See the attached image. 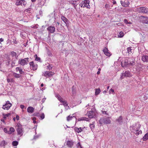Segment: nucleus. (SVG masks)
<instances>
[{"label": "nucleus", "instance_id": "nucleus-18", "mask_svg": "<svg viewBox=\"0 0 148 148\" xmlns=\"http://www.w3.org/2000/svg\"><path fill=\"white\" fill-rule=\"evenodd\" d=\"M85 128V127H75V130L76 132H77V133H79L80 132H81L82 131H84V129Z\"/></svg>", "mask_w": 148, "mask_h": 148}, {"label": "nucleus", "instance_id": "nucleus-24", "mask_svg": "<svg viewBox=\"0 0 148 148\" xmlns=\"http://www.w3.org/2000/svg\"><path fill=\"white\" fill-rule=\"evenodd\" d=\"M12 106L11 105H8L7 104H5L3 105L2 107V108L4 110H8Z\"/></svg>", "mask_w": 148, "mask_h": 148}, {"label": "nucleus", "instance_id": "nucleus-42", "mask_svg": "<svg viewBox=\"0 0 148 148\" xmlns=\"http://www.w3.org/2000/svg\"><path fill=\"white\" fill-rule=\"evenodd\" d=\"M76 147L77 148H83L79 142L77 144Z\"/></svg>", "mask_w": 148, "mask_h": 148}, {"label": "nucleus", "instance_id": "nucleus-50", "mask_svg": "<svg viewBox=\"0 0 148 148\" xmlns=\"http://www.w3.org/2000/svg\"><path fill=\"white\" fill-rule=\"evenodd\" d=\"M20 107L22 109H23L24 108V106L23 105H21Z\"/></svg>", "mask_w": 148, "mask_h": 148}, {"label": "nucleus", "instance_id": "nucleus-43", "mask_svg": "<svg viewBox=\"0 0 148 148\" xmlns=\"http://www.w3.org/2000/svg\"><path fill=\"white\" fill-rule=\"evenodd\" d=\"M47 69L49 70H51L52 68V65H50L49 64V65L47 66Z\"/></svg>", "mask_w": 148, "mask_h": 148}, {"label": "nucleus", "instance_id": "nucleus-12", "mask_svg": "<svg viewBox=\"0 0 148 148\" xmlns=\"http://www.w3.org/2000/svg\"><path fill=\"white\" fill-rule=\"evenodd\" d=\"M17 131L18 135H20V136H22L23 135V130L21 126H18L17 129Z\"/></svg>", "mask_w": 148, "mask_h": 148}, {"label": "nucleus", "instance_id": "nucleus-33", "mask_svg": "<svg viewBox=\"0 0 148 148\" xmlns=\"http://www.w3.org/2000/svg\"><path fill=\"white\" fill-rule=\"evenodd\" d=\"M47 53L48 54V55L49 56H52L53 55L51 51L49 50L47 48Z\"/></svg>", "mask_w": 148, "mask_h": 148}, {"label": "nucleus", "instance_id": "nucleus-28", "mask_svg": "<svg viewBox=\"0 0 148 148\" xmlns=\"http://www.w3.org/2000/svg\"><path fill=\"white\" fill-rule=\"evenodd\" d=\"M56 97L61 102L63 100L62 98L60 96L59 94H56Z\"/></svg>", "mask_w": 148, "mask_h": 148}, {"label": "nucleus", "instance_id": "nucleus-26", "mask_svg": "<svg viewBox=\"0 0 148 148\" xmlns=\"http://www.w3.org/2000/svg\"><path fill=\"white\" fill-rule=\"evenodd\" d=\"M16 62V58H15V59H14V58L12 59V63L11 64V66H12V67H13L15 65Z\"/></svg>", "mask_w": 148, "mask_h": 148}, {"label": "nucleus", "instance_id": "nucleus-10", "mask_svg": "<svg viewBox=\"0 0 148 148\" xmlns=\"http://www.w3.org/2000/svg\"><path fill=\"white\" fill-rule=\"evenodd\" d=\"M129 58L125 59L123 61L121 62V65L122 67H124L127 66H128Z\"/></svg>", "mask_w": 148, "mask_h": 148}, {"label": "nucleus", "instance_id": "nucleus-40", "mask_svg": "<svg viewBox=\"0 0 148 148\" xmlns=\"http://www.w3.org/2000/svg\"><path fill=\"white\" fill-rule=\"evenodd\" d=\"M11 55L12 57H15V58H16V52L12 51L11 52Z\"/></svg>", "mask_w": 148, "mask_h": 148}, {"label": "nucleus", "instance_id": "nucleus-1", "mask_svg": "<svg viewBox=\"0 0 148 148\" xmlns=\"http://www.w3.org/2000/svg\"><path fill=\"white\" fill-rule=\"evenodd\" d=\"M141 125L138 124H136L131 126L130 130L136 136H138L142 133V131L140 129Z\"/></svg>", "mask_w": 148, "mask_h": 148}, {"label": "nucleus", "instance_id": "nucleus-11", "mask_svg": "<svg viewBox=\"0 0 148 148\" xmlns=\"http://www.w3.org/2000/svg\"><path fill=\"white\" fill-rule=\"evenodd\" d=\"M29 65L31 67L33 70H36L38 68V65L37 64H34L33 62L32 61L29 63Z\"/></svg>", "mask_w": 148, "mask_h": 148}, {"label": "nucleus", "instance_id": "nucleus-16", "mask_svg": "<svg viewBox=\"0 0 148 148\" xmlns=\"http://www.w3.org/2000/svg\"><path fill=\"white\" fill-rule=\"evenodd\" d=\"M103 51L104 54L107 56H109L111 55L109 51L108 50V48L106 47H104L103 50Z\"/></svg>", "mask_w": 148, "mask_h": 148}, {"label": "nucleus", "instance_id": "nucleus-45", "mask_svg": "<svg viewBox=\"0 0 148 148\" xmlns=\"http://www.w3.org/2000/svg\"><path fill=\"white\" fill-rule=\"evenodd\" d=\"M40 118L41 119H43L45 118V115L44 113H42V115L40 116Z\"/></svg>", "mask_w": 148, "mask_h": 148}, {"label": "nucleus", "instance_id": "nucleus-21", "mask_svg": "<svg viewBox=\"0 0 148 148\" xmlns=\"http://www.w3.org/2000/svg\"><path fill=\"white\" fill-rule=\"evenodd\" d=\"M77 1L75 0H69V2L73 5L74 7H75V5H76L77 4Z\"/></svg>", "mask_w": 148, "mask_h": 148}, {"label": "nucleus", "instance_id": "nucleus-9", "mask_svg": "<svg viewBox=\"0 0 148 148\" xmlns=\"http://www.w3.org/2000/svg\"><path fill=\"white\" fill-rule=\"evenodd\" d=\"M140 21L143 23H148V18L146 16H140Z\"/></svg>", "mask_w": 148, "mask_h": 148}, {"label": "nucleus", "instance_id": "nucleus-61", "mask_svg": "<svg viewBox=\"0 0 148 148\" xmlns=\"http://www.w3.org/2000/svg\"><path fill=\"white\" fill-rule=\"evenodd\" d=\"M73 87L72 88V93L73 94L74 93V92H73Z\"/></svg>", "mask_w": 148, "mask_h": 148}, {"label": "nucleus", "instance_id": "nucleus-35", "mask_svg": "<svg viewBox=\"0 0 148 148\" xmlns=\"http://www.w3.org/2000/svg\"><path fill=\"white\" fill-rule=\"evenodd\" d=\"M101 90L100 89L97 88L95 89V94L96 95H97L100 93Z\"/></svg>", "mask_w": 148, "mask_h": 148}, {"label": "nucleus", "instance_id": "nucleus-49", "mask_svg": "<svg viewBox=\"0 0 148 148\" xmlns=\"http://www.w3.org/2000/svg\"><path fill=\"white\" fill-rule=\"evenodd\" d=\"M4 132L5 133H8V131H7V129L6 128H4Z\"/></svg>", "mask_w": 148, "mask_h": 148}, {"label": "nucleus", "instance_id": "nucleus-6", "mask_svg": "<svg viewBox=\"0 0 148 148\" xmlns=\"http://www.w3.org/2000/svg\"><path fill=\"white\" fill-rule=\"evenodd\" d=\"M28 60L29 58H28L22 59L19 60L18 63L23 66H24L25 65L27 64L29 62Z\"/></svg>", "mask_w": 148, "mask_h": 148}, {"label": "nucleus", "instance_id": "nucleus-60", "mask_svg": "<svg viewBox=\"0 0 148 148\" xmlns=\"http://www.w3.org/2000/svg\"><path fill=\"white\" fill-rule=\"evenodd\" d=\"M10 82H13L14 81V80H13V79H10Z\"/></svg>", "mask_w": 148, "mask_h": 148}, {"label": "nucleus", "instance_id": "nucleus-63", "mask_svg": "<svg viewBox=\"0 0 148 148\" xmlns=\"http://www.w3.org/2000/svg\"><path fill=\"white\" fill-rule=\"evenodd\" d=\"M43 86H44V85H43V84H42H42H41V85H40V86H41V87H43Z\"/></svg>", "mask_w": 148, "mask_h": 148}, {"label": "nucleus", "instance_id": "nucleus-44", "mask_svg": "<svg viewBox=\"0 0 148 148\" xmlns=\"http://www.w3.org/2000/svg\"><path fill=\"white\" fill-rule=\"evenodd\" d=\"M19 72L20 74H25L24 72L21 69H20Z\"/></svg>", "mask_w": 148, "mask_h": 148}, {"label": "nucleus", "instance_id": "nucleus-53", "mask_svg": "<svg viewBox=\"0 0 148 148\" xmlns=\"http://www.w3.org/2000/svg\"><path fill=\"white\" fill-rule=\"evenodd\" d=\"M100 70H101V69L100 68H99L98 69V71L97 73V74L98 75H99L100 74Z\"/></svg>", "mask_w": 148, "mask_h": 148}, {"label": "nucleus", "instance_id": "nucleus-64", "mask_svg": "<svg viewBox=\"0 0 148 148\" xmlns=\"http://www.w3.org/2000/svg\"><path fill=\"white\" fill-rule=\"evenodd\" d=\"M36 0H31L32 1V2H35V1H36Z\"/></svg>", "mask_w": 148, "mask_h": 148}, {"label": "nucleus", "instance_id": "nucleus-29", "mask_svg": "<svg viewBox=\"0 0 148 148\" xmlns=\"http://www.w3.org/2000/svg\"><path fill=\"white\" fill-rule=\"evenodd\" d=\"M148 139V133L145 134L143 138V140L144 141H146Z\"/></svg>", "mask_w": 148, "mask_h": 148}, {"label": "nucleus", "instance_id": "nucleus-25", "mask_svg": "<svg viewBox=\"0 0 148 148\" xmlns=\"http://www.w3.org/2000/svg\"><path fill=\"white\" fill-rule=\"evenodd\" d=\"M61 19L66 24V25L68 23L69 21L64 16H62L61 17Z\"/></svg>", "mask_w": 148, "mask_h": 148}, {"label": "nucleus", "instance_id": "nucleus-57", "mask_svg": "<svg viewBox=\"0 0 148 148\" xmlns=\"http://www.w3.org/2000/svg\"><path fill=\"white\" fill-rule=\"evenodd\" d=\"M7 82H8V83H9L10 82V79H9V78H7Z\"/></svg>", "mask_w": 148, "mask_h": 148}, {"label": "nucleus", "instance_id": "nucleus-23", "mask_svg": "<svg viewBox=\"0 0 148 148\" xmlns=\"http://www.w3.org/2000/svg\"><path fill=\"white\" fill-rule=\"evenodd\" d=\"M34 110V108L32 107H29L27 108V111L29 113H32L33 112Z\"/></svg>", "mask_w": 148, "mask_h": 148}, {"label": "nucleus", "instance_id": "nucleus-59", "mask_svg": "<svg viewBox=\"0 0 148 148\" xmlns=\"http://www.w3.org/2000/svg\"><path fill=\"white\" fill-rule=\"evenodd\" d=\"M3 41V39L2 38H0V42H2Z\"/></svg>", "mask_w": 148, "mask_h": 148}, {"label": "nucleus", "instance_id": "nucleus-52", "mask_svg": "<svg viewBox=\"0 0 148 148\" xmlns=\"http://www.w3.org/2000/svg\"><path fill=\"white\" fill-rule=\"evenodd\" d=\"M114 92V90L113 89H111L110 90V92Z\"/></svg>", "mask_w": 148, "mask_h": 148}, {"label": "nucleus", "instance_id": "nucleus-38", "mask_svg": "<svg viewBox=\"0 0 148 148\" xmlns=\"http://www.w3.org/2000/svg\"><path fill=\"white\" fill-rule=\"evenodd\" d=\"M34 57L35 58V60L37 61H40V58L38 57L37 55L36 54H35L34 56Z\"/></svg>", "mask_w": 148, "mask_h": 148}, {"label": "nucleus", "instance_id": "nucleus-55", "mask_svg": "<svg viewBox=\"0 0 148 148\" xmlns=\"http://www.w3.org/2000/svg\"><path fill=\"white\" fill-rule=\"evenodd\" d=\"M109 7V5L107 4H106L105 5V8H108V7Z\"/></svg>", "mask_w": 148, "mask_h": 148}, {"label": "nucleus", "instance_id": "nucleus-30", "mask_svg": "<svg viewBox=\"0 0 148 148\" xmlns=\"http://www.w3.org/2000/svg\"><path fill=\"white\" fill-rule=\"evenodd\" d=\"M14 129L13 127H10V131H8V134H11L12 133L14 132Z\"/></svg>", "mask_w": 148, "mask_h": 148}, {"label": "nucleus", "instance_id": "nucleus-17", "mask_svg": "<svg viewBox=\"0 0 148 148\" xmlns=\"http://www.w3.org/2000/svg\"><path fill=\"white\" fill-rule=\"evenodd\" d=\"M88 117L90 118H93L95 116V113L92 111H90L87 114Z\"/></svg>", "mask_w": 148, "mask_h": 148}, {"label": "nucleus", "instance_id": "nucleus-62", "mask_svg": "<svg viewBox=\"0 0 148 148\" xmlns=\"http://www.w3.org/2000/svg\"><path fill=\"white\" fill-rule=\"evenodd\" d=\"M113 4H115L116 3V1H114L113 2Z\"/></svg>", "mask_w": 148, "mask_h": 148}, {"label": "nucleus", "instance_id": "nucleus-27", "mask_svg": "<svg viewBox=\"0 0 148 148\" xmlns=\"http://www.w3.org/2000/svg\"><path fill=\"white\" fill-rule=\"evenodd\" d=\"M61 102L62 103V104H61V105H63L65 107L68 106V104H67V101H66L62 100V101Z\"/></svg>", "mask_w": 148, "mask_h": 148}, {"label": "nucleus", "instance_id": "nucleus-41", "mask_svg": "<svg viewBox=\"0 0 148 148\" xmlns=\"http://www.w3.org/2000/svg\"><path fill=\"white\" fill-rule=\"evenodd\" d=\"M73 117L75 118L74 116H69L67 117V120L68 121H69L71 120Z\"/></svg>", "mask_w": 148, "mask_h": 148}, {"label": "nucleus", "instance_id": "nucleus-7", "mask_svg": "<svg viewBox=\"0 0 148 148\" xmlns=\"http://www.w3.org/2000/svg\"><path fill=\"white\" fill-rule=\"evenodd\" d=\"M54 74V73L52 71H46L42 73V75L47 77H49L52 76Z\"/></svg>", "mask_w": 148, "mask_h": 148}, {"label": "nucleus", "instance_id": "nucleus-5", "mask_svg": "<svg viewBox=\"0 0 148 148\" xmlns=\"http://www.w3.org/2000/svg\"><path fill=\"white\" fill-rule=\"evenodd\" d=\"M132 76V74L129 71H126L124 73H122L120 79H122L124 78V77H130Z\"/></svg>", "mask_w": 148, "mask_h": 148}, {"label": "nucleus", "instance_id": "nucleus-3", "mask_svg": "<svg viewBox=\"0 0 148 148\" xmlns=\"http://www.w3.org/2000/svg\"><path fill=\"white\" fill-rule=\"evenodd\" d=\"M136 10L138 13L148 14V8L144 7L137 8L136 9Z\"/></svg>", "mask_w": 148, "mask_h": 148}, {"label": "nucleus", "instance_id": "nucleus-37", "mask_svg": "<svg viewBox=\"0 0 148 148\" xmlns=\"http://www.w3.org/2000/svg\"><path fill=\"white\" fill-rule=\"evenodd\" d=\"M89 126L91 129V130H93L95 127V125L94 124V122H93L92 124H90Z\"/></svg>", "mask_w": 148, "mask_h": 148}, {"label": "nucleus", "instance_id": "nucleus-51", "mask_svg": "<svg viewBox=\"0 0 148 148\" xmlns=\"http://www.w3.org/2000/svg\"><path fill=\"white\" fill-rule=\"evenodd\" d=\"M124 22L127 24H128V21L126 19H125L124 20Z\"/></svg>", "mask_w": 148, "mask_h": 148}, {"label": "nucleus", "instance_id": "nucleus-56", "mask_svg": "<svg viewBox=\"0 0 148 148\" xmlns=\"http://www.w3.org/2000/svg\"><path fill=\"white\" fill-rule=\"evenodd\" d=\"M16 118L17 120L19 119V116L18 115H16Z\"/></svg>", "mask_w": 148, "mask_h": 148}, {"label": "nucleus", "instance_id": "nucleus-2", "mask_svg": "<svg viewBox=\"0 0 148 148\" xmlns=\"http://www.w3.org/2000/svg\"><path fill=\"white\" fill-rule=\"evenodd\" d=\"M99 122V124L101 125L103 124H107L110 123L111 121L109 117H103L100 118Z\"/></svg>", "mask_w": 148, "mask_h": 148}, {"label": "nucleus", "instance_id": "nucleus-46", "mask_svg": "<svg viewBox=\"0 0 148 148\" xmlns=\"http://www.w3.org/2000/svg\"><path fill=\"white\" fill-rule=\"evenodd\" d=\"M36 118L35 117H34L33 118L32 120L33 121V123H36Z\"/></svg>", "mask_w": 148, "mask_h": 148}, {"label": "nucleus", "instance_id": "nucleus-47", "mask_svg": "<svg viewBox=\"0 0 148 148\" xmlns=\"http://www.w3.org/2000/svg\"><path fill=\"white\" fill-rule=\"evenodd\" d=\"M5 104H8V105H11V106L12 105V104L10 103V101H6V102Z\"/></svg>", "mask_w": 148, "mask_h": 148}, {"label": "nucleus", "instance_id": "nucleus-39", "mask_svg": "<svg viewBox=\"0 0 148 148\" xmlns=\"http://www.w3.org/2000/svg\"><path fill=\"white\" fill-rule=\"evenodd\" d=\"M18 142L16 140L13 141L12 142V145L13 146H16L18 144Z\"/></svg>", "mask_w": 148, "mask_h": 148}, {"label": "nucleus", "instance_id": "nucleus-14", "mask_svg": "<svg viewBox=\"0 0 148 148\" xmlns=\"http://www.w3.org/2000/svg\"><path fill=\"white\" fill-rule=\"evenodd\" d=\"M128 66H132L135 64L134 59L133 58H129Z\"/></svg>", "mask_w": 148, "mask_h": 148}, {"label": "nucleus", "instance_id": "nucleus-36", "mask_svg": "<svg viewBox=\"0 0 148 148\" xmlns=\"http://www.w3.org/2000/svg\"><path fill=\"white\" fill-rule=\"evenodd\" d=\"M7 144V143H5V141L4 140H3L0 143V145L1 146L3 147L5 146V145Z\"/></svg>", "mask_w": 148, "mask_h": 148}, {"label": "nucleus", "instance_id": "nucleus-19", "mask_svg": "<svg viewBox=\"0 0 148 148\" xmlns=\"http://www.w3.org/2000/svg\"><path fill=\"white\" fill-rule=\"evenodd\" d=\"M74 144V142L72 140L67 141L66 143V145L69 147H72L73 145Z\"/></svg>", "mask_w": 148, "mask_h": 148}, {"label": "nucleus", "instance_id": "nucleus-8", "mask_svg": "<svg viewBox=\"0 0 148 148\" xmlns=\"http://www.w3.org/2000/svg\"><path fill=\"white\" fill-rule=\"evenodd\" d=\"M27 3L24 0H17L16 1V4L17 5H23L25 6Z\"/></svg>", "mask_w": 148, "mask_h": 148}, {"label": "nucleus", "instance_id": "nucleus-34", "mask_svg": "<svg viewBox=\"0 0 148 148\" xmlns=\"http://www.w3.org/2000/svg\"><path fill=\"white\" fill-rule=\"evenodd\" d=\"M14 76L16 78H18L21 77V75L19 74H17L15 73H13Z\"/></svg>", "mask_w": 148, "mask_h": 148}, {"label": "nucleus", "instance_id": "nucleus-54", "mask_svg": "<svg viewBox=\"0 0 148 148\" xmlns=\"http://www.w3.org/2000/svg\"><path fill=\"white\" fill-rule=\"evenodd\" d=\"M102 113L103 114H108L107 113H106V111H102Z\"/></svg>", "mask_w": 148, "mask_h": 148}, {"label": "nucleus", "instance_id": "nucleus-22", "mask_svg": "<svg viewBox=\"0 0 148 148\" xmlns=\"http://www.w3.org/2000/svg\"><path fill=\"white\" fill-rule=\"evenodd\" d=\"M142 60L144 62H148V56L143 55L142 57Z\"/></svg>", "mask_w": 148, "mask_h": 148}, {"label": "nucleus", "instance_id": "nucleus-13", "mask_svg": "<svg viewBox=\"0 0 148 148\" xmlns=\"http://www.w3.org/2000/svg\"><path fill=\"white\" fill-rule=\"evenodd\" d=\"M121 3L122 5L125 7H127L128 6L130 3L127 0H125L124 1L123 0L121 1Z\"/></svg>", "mask_w": 148, "mask_h": 148}, {"label": "nucleus", "instance_id": "nucleus-15", "mask_svg": "<svg viewBox=\"0 0 148 148\" xmlns=\"http://www.w3.org/2000/svg\"><path fill=\"white\" fill-rule=\"evenodd\" d=\"M116 121L117 122V123L119 125H121L123 122V118L122 116H119L116 120Z\"/></svg>", "mask_w": 148, "mask_h": 148}, {"label": "nucleus", "instance_id": "nucleus-31", "mask_svg": "<svg viewBox=\"0 0 148 148\" xmlns=\"http://www.w3.org/2000/svg\"><path fill=\"white\" fill-rule=\"evenodd\" d=\"M131 47H129L127 49V53H128V54H131L132 53V50L131 49Z\"/></svg>", "mask_w": 148, "mask_h": 148}, {"label": "nucleus", "instance_id": "nucleus-4", "mask_svg": "<svg viewBox=\"0 0 148 148\" xmlns=\"http://www.w3.org/2000/svg\"><path fill=\"white\" fill-rule=\"evenodd\" d=\"M89 1H82L79 4L81 7H86L88 8H90V6L89 5Z\"/></svg>", "mask_w": 148, "mask_h": 148}, {"label": "nucleus", "instance_id": "nucleus-20", "mask_svg": "<svg viewBox=\"0 0 148 148\" xmlns=\"http://www.w3.org/2000/svg\"><path fill=\"white\" fill-rule=\"evenodd\" d=\"M47 29L51 33H53L55 31V28L54 27L50 26L48 27Z\"/></svg>", "mask_w": 148, "mask_h": 148}, {"label": "nucleus", "instance_id": "nucleus-48", "mask_svg": "<svg viewBox=\"0 0 148 148\" xmlns=\"http://www.w3.org/2000/svg\"><path fill=\"white\" fill-rule=\"evenodd\" d=\"M20 69L19 67H16V72H17L18 71H19L20 69Z\"/></svg>", "mask_w": 148, "mask_h": 148}, {"label": "nucleus", "instance_id": "nucleus-58", "mask_svg": "<svg viewBox=\"0 0 148 148\" xmlns=\"http://www.w3.org/2000/svg\"><path fill=\"white\" fill-rule=\"evenodd\" d=\"M10 115V114H5V116L6 117H8L9 115Z\"/></svg>", "mask_w": 148, "mask_h": 148}, {"label": "nucleus", "instance_id": "nucleus-32", "mask_svg": "<svg viewBox=\"0 0 148 148\" xmlns=\"http://www.w3.org/2000/svg\"><path fill=\"white\" fill-rule=\"evenodd\" d=\"M118 37L119 38H122L124 36L123 32L121 31L120 32L119 34L118 35Z\"/></svg>", "mask_w": 148, "mask_h": 148}]
</instances>
